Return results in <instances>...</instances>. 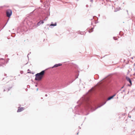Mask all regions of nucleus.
I'll use <instances>...</instances> for the list:
<instances>
[{"instance_id": "6", "label": "nucleus", "mask_w": 135, "mask_h": 135, "mask_svg": "<svg viewBox=\"0 0 135 135\" xmlns=\"http://www.w3.org/2000/svg\"><path fill=\"white\" fill-rule=\"evenodd\" d=\"M52 22L51 23V24L50 25V27L51 28H52V26H56L57 25V23L56 22H55L54 24H52Z\"/></svg>"}, {"instance_id": "5", "label": "nucleus", "mask_w": 135, "mask_h": 135, "mask_svg": "<svg viewBox=\"0 0 135 135\" xmlns=\"http://www.w3.org/2000/svg\"><path fill=\"white\" fill-rule=\"evenodd\" d=\"M24 109V108L23 107H19L18 108L17 112H20L23 110Z\"/></svg>"}, {"instance_id": "13", "label": "nucleus", "mask_w": 135, "mask_h": 135, "mask_svg": "<svg viewBox=\"0 0 135 135\" xmlns=\"http://www.w3.org/2000/svg\"><path fill=\"white\" fill-rule=\"evenodd\" d=\"M87 106L88 107H89V103H87Z\"/></svg>"}, {"instance_id": "3", "label": "nucleus", "mask_w": 135, "mask_h": 135, "mask_svg": "<svg viewBox=\"0 0 135 135\" xmlns=\"http://www.w3.org/2000/svg\"><path fill=\"white\" fill-rule=\"evenodd\" d=\"M126 79L128 81L130 84L129 85V86H131L132 85V83L131 80V79H130V78L129 77H126Z\"/></svg>"}, {"instance_id": "17", "label": "nucleus", "mask_w": 135, "mask_h": 135, "mask_svg": "<svg viewBox=\"0 0 135 135\" xmlns=\"http://www.w3.org/2000/svg\"><path fill=\"white\" fill-rule=\"evenodd\" d=\"M40 2H42L41 0H40Z\"/></svg>"}, {"instance_id": "15", "label": "nucleus", "mask_w": 135, "mask_h": 135, "mask_svg": "<svg viewBox=\"0 0 135 135\" xmlns=\"http://www.w3.org/2000/svg\"><path fill=\"white\" fill-rule=\"evenodd\" d=\"M86 7H88V5H86Z\"/></svg>"}, {"instance_id": "12", "label": "nucleus", "mask_w": 135, "mask_h": 135, "mask_svg": "<svg viewBox=\"0 0 135 135\" xmlns=\"http://www.w3.org/2000/svg\"><path fill=\"white\" fill-rule=\"evenodd\" d=\"M47 17H46L45 19L43 21H45L46 20H47Z\"/></svg>"}, {"instance_id": "8", "label": "nucleus", "mask_w": 135, "mask_h": 135, "mask_svg": "<svg viewBox=\"0 0 135 135\" xmlns=\"http://www.w3.org/2000/svg\"><path fill=\"white\" fill-rule=\"evenodd\" d=\"M61 65H62L60 64H56L55 65L52 67V68H54L57 67L58 66H61Z\"/></svg>"}, {"instance_id": "2", "label": "nucleus", "mask_w": 135, "mask_h": 135, "mask_svg": "<svg viewBox=\"0 0 135 135\" xmlns=\"http://www.w3.org/2000/svg\"><path fill=\"white\" fill-rule=\"evenodd\" d=\"M6 13L7 16L9 17L12 14V12L11 10L8 9L6 10Z\"/></svg>"}, {"instance_id": "10", "label": "nucleus", "mask_w": 135, "mask_h": 135, "mask_svg": "<svg viewBox=\"0 0 135 135\" xmlns=\"http://www.w3.org/2000/svg\"><path fill=\"white\" fill-rule=\"evenodd\" d=\"M9 20V19H8V20H7V22H6V24H5V25H4V26L3 27V28L1 29V30H2L3 28H4V27H5V26H6V24H7L8 21Z\"/></svg>"}, {"instance_id": "14", "label": "nucleus", "mask_w": 135, "mask_h": 135, "mask_svg": "<svg viewBox=\"0 0 135 135\" xmlns=\"http://www.w3.org/2000/svg\"><path fill=\"white\" fill-rule=\"evenodd\" d=\"M90 2H92L93 1V0H90Z\"/></svg>"}, {"instance_id": "16", "label": "nucleus", "mask_w": 135, "mask_h": 135, "mask_svg": "<svg viewBox=\"0 0 135 135\" xmlns=\"http://www.w3.org/2000/svg\"><path fill=\"white\" fill-rule=\"evenodd\" d=\"M117 11V10H115L114 11H115V12H116Z\"/></svg>"}, {"instance_id": "18", "label": "nucleus", "mask_w": 135, "mask_h": 135, "mask_svg": "<svg viewBox=\"0 0 135 135\" xmlns=\"http://www.w3.org/2000/svg\"><path fill=\"white\" fill-rule=\"evenodd\" d=\"M5 91V90H4V91Z\"/></svg>"}, {"instance_id": "7", "label": "nucleus", "mask_w": 135, "mask_h": 135, "mask_svg": "<svg viewBox=\"0 0 135 135\" xmlns=\"http://www.w3.org/2000/svg\"><path fill=\"white\" fill-rule=\"evenodd\" d=\"M115 95H116V94H115L114 95H113L108 98L107 99V100H110L111 99H112Z\"/></svg>"}, {"instance_id": "1", "label": "nucleus", "mask_w": 135, "mask_h": 135, "mask_svg": "<svg viewBox=\"0 0 135 135\" xmlns=\"http://www.w3.org/2000/svg\"><path fill=\"white\" fill-rule=\"evenodd\" d=\"M45 72V71L43 70L40 73L36 74L35 75V80L38 81L41 80L44 76Z\"/></svg>"}, {"instance_id": "19", "label": "nucleus", "mask_w": 135, "mask_h": 135, "mask_svg": "<svg viewBox=\"0 0 135 135\" xmlns=\"http://www.w3.org/2000/svg\"><path fill=\"white\" fill-rule=\"evenodd\" d=\"M1 31V30H0V31Z\"/></svg>"}, {"instance_id": "9", "label": "nucleus", "mask_w": 135, "mask_h": 135, "mask_svg": "<svg viewBox=\"0 0 135 135\" xmlns=\"http://www.w3.org/2000/svg\"><path fill=\"white\" fill-rule=\"evenodd\" d=\"M93 28H92L90 29V30L89 31V32L90 33L92 32L93 31Z\"/></svg>"}, {"instance_id": "11", "label": "nucleus", "mask_w": 135, "mask_h": 135, "mask_svg": "<svg viewBox=\"0 0 135 135\" xmlns=\"http://www.w3.org/2000/svg\"><path fill=\"white\" fill-rule=\"evenodd\" d=\"M113 38L115 40H117V39L116 38H115V37H113Z\"/></svg>"}, {"instance_id": "4", "label": "nucleus", "mask_w": 135, "mask_h": 135, "mask_svg": "<svg viewBox=\"0 0 135 135\" xmlns=\"http://www.w3.org/2000/svg\"><path fill=\"white\" fill-rule=\"evenodd\" d=\"M44 23V21L41 20L37 23V25L36 26V27H37L38 26H40L41 24H43Z\"/></svg>"}]
</instances>
